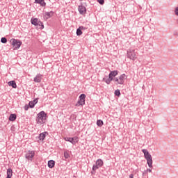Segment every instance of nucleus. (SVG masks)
Here are the masks:
<instances>
[{
    "label": "nucleus",
    "mask_w": 178,
    "mask_h": 178,
    "mask_svg": "<svg viewBox=\"0 0 178 178\" xmlns=\"http://www.w3.org/2000/svg\"><path fill=\"white\" fill-rule=\"evenodd\" d=\"M38 103V99H35L33 101L29 102L30 108H34L35 105Z\"/></svg>",
    "instance_id": "nucleus-17"
},
{
    "label": "nucleus",
    "mask_w": 178,
    "mask_h": 178,
    "mask_svg": "<svg viewBox=\"0 0 178 178\" xmlns=\"http://www.w3.org/2000/svg\"><path fill=\"white\" fill-rule=\"evenodd\" d=\"M81 34H83V31H81V29L79 28L76 30V35H81Z\"/></svg>",
    "instance_id": "nucleus-22"
},
{
    "label": "nucleus",
    "mask_w": 178,
    "mask_h": 178,
    "mask_svg": "<svg viewBox=\"0 0 178 178\" xmlns=\"http://www.w3.org/2000/svg\"><path fill=\"white\" fill-rule=\"evenodd\" d=\"M115 95H117V97H120V90H116L115 91Z\"/></svg>",
    "instance_id": "nucleus-25"
},
{
    "label": "nucleus",
    "mask_w": 178,
    "mask_h": 178,
    "mask_svg": "<svg viewBox=\"0 0 178 178\" xmlns=\"http://www.w3.org/2000/svg\"><path fill=\"white\" fill-rule=\"evenodd\" d=\"M86 104V95L84 94H81L79 96V100L78 101V104H76V106H83V105Z\"/></svg>",
    "instance_id": "nucleus-9"
},
{
    "label": "nucleus",
    "mask_w": 178,
    "mask_h": 178,
    "mask_svg": "<svg viewBox=\"0 0 178 178\" xmlns=\"http://www.w3.org/2000/svg\"><path fill=\"white\" fill-rule=\"evenodd\" d=\"M53 16H54V12H52V11L46 12L44 15V17L46 19H49V18L52 17Z\"/></svg>",
    "instance_id": "nucleus-12"
},
{
    "label": "nucleus",
    "mask_w": 178,
    "mask_h": 178,
    "mask_svg": "<svg viewBox=\"0 0 178 178\" xmlns=\"http://www.w3.org/2000/svg\"><path fill=\"white\" fill-rule=\"evenodd\" d=\"M47 134H48V132H42L39 136V140L40 141H44L45 140V138L47 137Z\"/></svg>",
    "instance_id": "nucleus-14"
},
{
    "label": "nucleus",
    "mask_w": 178,
    "mask_h": 178,
    "mask_svg": "<svg viewBox=\"0 0 178 178\" xmlns=\"http://www.w3.org/2000/svg\"><path fill=\"white\" fill-rule=\"evenodd\" d=\"M78 10L81 15H86V13H87V8H86L84 6H79Z\"/></svg>",
    "instance_id": "nucleus-11"
},
{
    "label": "nucleus",
    "mask_w": 178,
    "mask_h": 178,
    "mask_svg": "<svg viewBox=\"0 0 178 178\" xmlns=\"http://www.w3.org/2000/svg\"><path fill=\"white\" fill-rule=\"evenodd\" d=\"M65 141H68L69 143H71V144H73V145L77 144L79 143V137H74V138H70V137H67L64 138Z\"/></svg>",
    "instance_id": "nucleus-8"
},
{
    "label": "nucleus",
    "mask_w": 178,
    "mask_h": 178,
    "mask_svg": "<svg viewBox=\"0 0 178 178\" xmlns=\"http://www.w3.org/2000/svg\"><path fill=\"white\" fill-rule=\"evenodd\" d=\"M48 166L52 169L55 166V161L54 160H50L48 161Z\"/></svg>",
    "instance_id": "nucleus-19"
},
{
    "label": "nucleus",
    "mask_w": 178,
    "mask_h": 178,
    "mask_svg": "<svg viewBox=\"0 0 178 178\" xmlns=\"http://www.w3.org/2000/svg\"><path fill=\"white\" fill-rule=\"evenodd\" d=\"M142 152L144 154L145 159L147 160V163L149 168L152 166V156L148 152V150L143 149Z\"/></svg>",
    "instance_id": "nucleus-3"
},
{
    "label": "nucleus",
    "mask_w": 178,
    "mask_h": 178,
    "mask_svg": "<svg viewBox=\"0 0 178 178\" xmlns=\"http://www.w3.org/2000/svg\"><path fill=\"white\" fill-rule=\"evenodd\" d=\"M13 175V171L10 168H8L7 170V177L6 178H12Z\"/></svg>",
    "instance_id": "nucleus-18"
},
{
    "label": "nucleus",
    "mask_w": 178,
    "mask_h": 178,
    "mask_svg": "<svg viewBox=\"0 0 178 178\" xmlns=\"http://www.w3.org/2000/svg\"><path fill=\"white\" fill-rule=\"evenodd\" d=\"M97 125L99 127H102V126H104V121L101 120H98L97 121Z\"/></svg>",
    "instance_id": "nucleus-21"
},
{
    "label": "nucleus",
    "mask_w": 178,
    "mask_h": 178,
    "mask_svg": "<svg viewBox=\"0 0 178 178\" xmlns=\"http://www.w3.org/2000/svg\"><path fill=\"white\" fill-rule=\"evenodd\" d=\"M102 166H104V161L102 159L97 160L95 165L92 166V170L95 171L99 168H102Z\"/></svg>",
    "instance_id": "nucleus-7"
},
{
    "label": "nucleus",
    "mask_w": 178,
    "mask_h": 178,
    "mask_svg": "<svg viewBox=\"0 0 178 178\" xmlns=\"http://www.w3.org/2000/svg\"><path fill=\"white\" fill-rule=\"evenodd\" d=\"M8 85L10 86V87H12L13 88H17V85H16V81H10L8 83Z\"/></svg>",
    "instance_id": "nucleus-16"
},
{
    "label": "nucleus",
    "mask_w": 178,
    "mask_h": 178,
    "mask_svg": "<svg viewBox=\"0 0 178 178\" xmlns=\"http://www.w3.org/2000/svg\"><path fill=\"white\" fill-rule=\"evenodd\" d=\"M1 42H2V44H6V42H8V40L6 38H1Z\"/></svg>",
    "instance_id": "nucleus-23"
},
{
    "label": "nucleus",
    "mask_w": 178,
    "mask_h": 178,
    "mask_svg": "<svg viewBox=\"0 0 178 178\" xmlns=\"http://www.w3.org/2000/svg\"><path fill=\"white\" fill-rule=\"evenodd\" d=\"M41 80H42V75L40 74L34 78L35 83H41Z\"/></svg>",
    "instance_id": "nucleus-15"
},
{
    "label": "nucleus",
    "mask_w": 178,
    "mask_h": 178,
    "mask_svg": "<svg viewBox=\"0 0 178 178\" xmlns=\"http://www.w3.org/2000/svg\"><path fill=\"white\" fill-rule=\"evenodd\" d=\"M175 14L176 15V16H178V7L175 8Z\"/></svg>",
    "instance_id": "nucleus-27"
},
{
    "label": "nucleus",
    "mask_w": 178,
    "mask_h": 178,
    "mask_svg": "<svg viewBox=\"0 0 178 178\" xmlns=\"http://www.w3.org/2000/svg\"><path fill=\"white\" fill-rule=\"evenodd\" d=\"M79 29H80L81 30H86V28H84V26H80Z\"/></svg>",
    "instance_id": "nucleus-28"
},
{
    "label": "nucleus",
    "mask_w": 178,
    "mask_h": 178,
    "mask_svg": "<svg viewBox=\"0 0 178 178\" xmlns=\"http://www.w3.org/2000/svg\"><path fill=\"white\" fill-rule=\"evenodd\" d=\"M129 177H130V178H134V175L133 174H131V175H129Z\"/></svg>",
    "instance_id": "nucleus-30"
},
{
    "label": "nucleus",
    "mask_w": 178,
    "mask_h": 178,
    "mask_svg": "<svg viewBox=\"0 0 178 178\" xmlns=\"http://www.w3.org/2000/svg\"><path fill=\"white\" fill-rule=\"evenodd\" d=\"M34 155H35V153L34 152V151H29L26 154L25 156H26V159L31 161L33 159V158H34Z\"/></svg>",
    "instance_id": "nucleus-10"
},
{
    "label": "nucleus",
    "mask_w": 178,
    "mask_h": 178,
    "mask_svg": "<svg viewBox=\"0 0 178 178\" xmlns=\"http://www.w3.org/2000/svg\"><path fill=\"white\" fill-rule=\"evenodd\" d=\"M147 172H151V169H148V170H147Z\"/></svg>",
    "instance_id": "nucleus-32"
},
{
    "label": "nucleus",
    "mask_w": 178,
    "mask_h": 178,
    "mask_svg": "<svg viewBox=\"0 0 178 178\" xmlns=\"http://www.w3.org/2000/svg\"><path fill=\"white\" fill-rule=\"evenodd\" d=\"M118 74H119V71H111L108 74V78H104L103 81H105L107 84H111V81H113L116 86H122V84H124L126 79H127V75L122 74L119 77H116Z\"/></svg>",
    "instance_id": "nucleus-1"
},
{
    "label": "nucleus",
    "mask_w": 178,
    "mask_h": 178,
    "mask_svg": "<svg viewBox=\"0 0 178 178\" xmlns=\"http://www.w3.org/2000/svg\"><path fill=\"white\" fill-rule=\"evenodd\" d=\"M97 2H99V3H100V5H104V3H105L104 0H97Z\"/></svg>",
    "instance_id": "nucleus-26"
},
{
    "label": "nucleus",
    "mask_w": 178,
    "mask_h": 178,
    "mask_svg": "<svg viewBox=\"0 0 178 178\" xmlns=\"http://www.w3.org/2000/svg\"><path fill=\"white\" fill-rule=\"evenodd\" d=\"M31 22L32 24H33V26H36L37 27H38V29H40L41 30L44 29V24L37 18H31Z\"/></svg>",
    "instance_id": "nucleus-5"
},
{
    "label": "nucleus",
    "mask_w": 178,
    "mask_h": 178,
    "mask_svg": "<svg viewBox=\"0 0 178 178\" xmlns=\"http://www.w3.org/2000/svg\"><path fill=\"white\" fill-rule=\"evenodd\" d=\"M64 158H65V159H68V158H70V155L69 154V153H67V152H64Z\"/></svg>",
    "instance_id": "nucleus-24"
},
{
    "label": "nucleus",
    "mask_w": 178,
    "mask_h": 178,
    "mask_svg": "<svg viewBox=\"0 0 178 178\" xmlns=\"http://www.w3.org/2000/svg\"><path fill=\"white\" fill-rule=\"evenodd\" d=\"M47 120V113L44 111H40L36 118V123L37 124H39V126H41V124H44L45 123V121Z\"/></svg>",
    "instance_id": "nucleus-2"
},
{
    "label": "nucleus",
    "mask_w": 178,
    "mask_h": 178,
    "mask_svg": "<svg viewBox=\"0 0 178 178\" xmlns=\"http://www.w3.org/2000/svg\"><path fill=\"white\" fill-rule=\"evenodd\" d=\"M11 45L14 47V49H19L22 47V41L16 39L10 40Z\"/></svg>",
    "instance_id": "nucleus-6"
},
{
    "label": "nucleus",
    "mask_w": 178,
    "mask_h": 178,
    "mask_svg": "<svg viewBox=\"0 0 178 178\" xmlns=\"http://www.w3.org/2000/svg\"><path fill=\"white\" fill-rule=\"evenodd\" d=\"M44 1L45 0H35V3H38L39 5H40V6H43L44 8H45V6H47V3H45Z\"/></svg>",
    "instance_id": "nucleus-13"
},
{
    "label": "nucleus",
    "mask_w": 178,
    "mask_h": 178,
    "mask_svg": "<svg viewBox=\"0 0 178 178\" xmlns=\"http://www.w3.org/2000/svg\"><path fill=\"white\" fill-rule=\"evenodd\" d=\"M91 173H92V175H95V170L94 171V170H92V171L91 172Z\"/></svg>",
    "instance_id": "nucleus-31"
},
{
    "label": "nucleus",
    "mask_w": 178,
    "mask_h": 178,
    "mask_svg": "<svg viewBox=\"0 0 178 178\" xmlns=\"http://www.w3.org/2000/svg\"><path fill=\"white\" fill-rule=\"evenodd\" d=\"M24 109H25V111H28V109H29V106H24Z\"/></svg>",
    "instance_id": "nucleus-29"
},
{
    "label": "nucleus",
    "mask_w": 178,
    "mask_h": 178,
    "mask_svg": "<svg viewBox=\"0 0 178 178\" xmlns=\"http://www.w3.org/2000/svg\"><path fill=\"white\" fill-rule=\"evenodd\" d=\"M127 56L130 60H136L137 59V54H136V50L133 49H129L127 51Z\"/></svg>",
    "instance_id": "nucleus-4"
},
{
    "label": "nucleus",
    "mask_w": 178,
    "mask_h": 178,
    "mask_svg": "<svg viewBox=\"0 0 178 178\" xmlns=\"http://www.w3.org/2000/svg\"><path fill=\"white\" fill-rule=\"evenodd\" d=\"M16 114H10V117H9V120L10 122H15V120H16Z\"/></svg>",
    "instance_id": "nucleus-20"
}]
</instances>
